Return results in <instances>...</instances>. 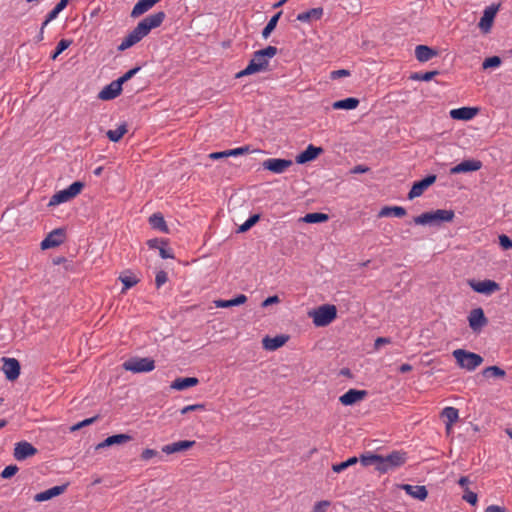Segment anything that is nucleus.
<instances>
[{
  "label": "nucleus",
  "mask_w": 512,
  "mask_h": 512,
  "mask_svg": "<svg viewBox=\"0 0 512 512\" xmlns=\"http://www.w3.org/2000/svg\"><path fill=\"white\" fill-rule=\"evenodd\" d=\"M166 15L163 11L156 12L145 17L137 26L122 40L118 50L124 51L140 42L150 31L159 27L164 21Z\"/></svg>",
  "instance_id": "obj_1"
},
{
  "label": "nucleus",
  "mask_w": 512,
  "mask_h": 512,
  "mask_svg": "<svg viewBox=\"0 0 512 512\" xmlns=\"http://www.w3.org/2000/svg\"><path fill=\"white\" fill-rule=\"evenodd\" d=\"M277 51L275 46H267L264 49L256 51L247 67L236 74V78L265 71L268 68L269 60L277 54Z\"/></svg>",
  "instance_id": "obj_2"
},
{
  "label": "nucleus",
  "mask_w": 512,
  "mask_h": 512,
  "mask_svg": "<svg viewBox=\"0 0 512 512\" xmlns=\"http://www.w3.org/2000/svg\"><path fill=\"white\" fill-rule=\"evenodd\" d=\"M455 217L453 210L437 209L429 211L414 217L413 222L416 225H439L442 222H451Z\"/></svg>",
  "instance_id": "obj_3"
},
{
  "label": "nucleus",
  "mask_w": 512,
  "mask_h": 512,
  "mask_svg": "<svg viewBox=\"0 0 512 512\" xmlns=\"http://www.w3.org/2000/svg\"><path fill=\"white\" fill-rule=\"evenodd\" d=\"M457 365L467 371H474L483 363V358L479 354L464 349H456L452 353Z\"/></svg>",
  "instance_id": "obj_4"
},
{
  "label": "nucleus",
  "mask_w": 512,
  "mask_h": 512,
  "mask_svg": "<svg viewBox=\"0 0 512 512\" xmlns=\"http://www.w3.org/2000/svg\"><path fill=\"white\" fill-rule=\"evenodd\" d=\"M313 324L317 327H325L333 322L337 317V309L334 305L325 304L309 312Z\"/></svg>",
  "instance_id": "obj_5"
},
{
  "label": "nucleus",
  "mask_w": 512,
  "mask_h": 512,
  "mask_svg": "<svg viewBox=\"0 0 512 512\" xmlns=\"http://www.w3.org/2000/svg\"><path fill=\"white\" fill-rule=\"evenodd\" d=\"M84 187V184L80 181L72 183L69 187L56 192L49 200L48 206L55 207L62 203H66L77 195H79Z\"/></svg>",
  "instance_id": "obj_6"
},
{
  "label": "nucleus",
  "mask_w": 512,
  "mask_h": 512,
  "mask_svg": "<svg viewBox=\"0 0 512 512\" xmlns=\"http://www.w3.org/2000/svg\"><path fill=\"white\" fill-rule=\"evenodd\" d=\"M406 462V453L400 451H393L387 456H380V464L378 471L386 473L390 470L402 466Z\"/></svg>",
  "instance_id": "obj_7"
},
{
  "label": "nucleus",
  "mask_w": 512,
  "mask_h": 512,
  "mask_svg": "<svg viewBox=\"0 0 512 512\" xmlns=\"http://www.w3.org/2000/svg\"><path fill=\"white\" fill-rule=\"evenodd\" d=\"M467 283L474 292L483 294L485 296H491L501 289L500 285L496 281L490 279L482 281L469 279Z\"/></svg>",
  "instance_id": "obj_8"
},
{
  "label": "nucleus",
  "mask_w": 512,
  "mask_h": 512,
  "mask_svg": "<svg viewBox=\"0 0 512 512\" xmlns=\"http://www.w3.org/2000/svg\"><path fill=\"white\" fill-rule=\"evenodd\" d=\"M123 368L133 373L150 372L155 368V362L151 358H131L123 363Z\"/></svg>",
  "instance_id": "obj_9"
},
{
  "label": "nucleus",
  "mask_w": 512,
  "mask_h": 512,
  "mask_svg": "<svg viewBox=\"0 0 512 512\" xmlns=\"http://www.w3.org/2000/svg\"><path fill=\"white\" fill-rule=\"evenodd\" d=\"M469 327L474 333H480L482 329L488 324V318L485 316L482 308L478 307L472 309L468 314Z\"/></svg>",
  "instance_id": "obj_10"
},
{
  "label": "nucleus",
  "mask_w": 512,
  "mask_h": 512,
  "mask_svg": "<svg viewBox=\"0 0 512 512\" xmlns=\"http://www.w3.org/2000/svg\"><path fill=\"white\" fill-rule=\"evenodd\" d=\"M37 449L27 441H20L15 444L13 456L18 461H23L37 454Z\"/></svg>",
  "instance_id": "obj_11"
},
{
  "label": "nucleus",
  "mask_w": 512,
  "mask_h": 512,
  "mask_svg": "<svg viewBox=\"0 0 512 512\" xmlns=\"http://www.w3.org/2000/svg\"><path fill=\"white\" fill-rule=\"evenodd\" d=\"M435 181L436 175H428L424 179L415 182L408 193V199L412 200L420 197Z\"/></svg>",
  "instance_id": "obj_12"
},
{
  "label": "nucleus",
  "mask_w": 512,
  "mask_h": 512,
  "mask_svg": "<svg viewBox=\"0 0 512 512\" xmlns=\"http://www.w3.org/2000/svg\"><path fill=\"white\" fill-rule=\"evenodd\" d=\"M293 162L287 159L269 158L263 162V168L276 174L285 172Z\"/></svg>",
  "instance_id": "obj_13"
},
{
  "label": "nucleus",
  "mask_w": 512,
  "mask_h": 512,
  "mask_svg": "<svg viewBox=\"0 0 512 512\" xmlns=\"http://www.w3.org/2000/svg\"><path fill=\"white\" fill-rule=\"evenodd\" d=\"M498 9H499V6L491 5V6H488L484 10L483 16L481 17L479 24H478L480 30L483 33L486 34V33L490 32L493 22H494V18L498 12Z\"/></svg>",
  "instance_id": "obj_14"
},
{
  "label": "nucleus",
  "mask_w": 512,
  "mask_h": 512,
  "mask_svg": "<svg viewBox=\"0 0 512 512\" xmlns=\"http://www.w3.org/2000/svg\"><path fill=\"white\" fill-rule=\"evenodd\" d=\"M65 234L63 229H55L50 232L45 239L42 240L41 249L46 250L57 247L64 242Z\"/></svg>",
  "instance_id": "obj_15"
},
{
  "label": "nucleus",
  "mask_w": 512,
  "mask_h": 512,
  "mask_svg": "<svg viewBox=\"0 0 512 512\" xmlns=\"http://www.w3.org/2000/svg\"><path fill=\"white\" fill-rule=\"evenodd\" d=\"M368 392L366 390L349 389L339 397V401L344 406H351L364 400Z\"/></svg>",
  "instance_id": "obj_16"
},
{
  "label": "nucleus",
  "mask_w": 512,
  "mask_h": 512,
  "mask_svg": "<svg viewBox=\"0 0 512 512\" xmlns=\"http://www.w3.org/2000/svg\"><path fill=\"white\" fill-rule=\"evenodd\" d=\"M3 372L8 380H15L20 374V364L15 358H3Z\"/></svg>",
  "instance_id": "obj_17"
},
{
  "label": "nucleus",
  "mask_w": 512,
  "mask_h": 512,
  "mask_svg": "<svg viewBox=\"0 0 512 512\" xmlns=\"http://www.w3.org/2000/svg\"><path fill=\"white\" fill-rule=\"evenodd\" d=\"M479 113L477 107H461L450 110V117L454 120L469 121Z\"/></svg>",
  "instance_id": "obj_18"
},
{
  "label": "nucleus",
  "mask_w": 512,
  "mask_h": 512,
  "mask_svg": "<svg viewBox=\"0 0 512 512\" xmlns=\"http://www.w3.org/2000/svg\"><path fill=\"white\" fill-rule=\"evenodd\" d=\"M122 91V84L117 80L112 81L105 86L99 93L98 98L101 100H112L120 95Z\"/></svg>",
  "instance_id": "obj_19"
},
{
  "label": "nucleus",
  "mask_w": 512,
  "mask_h": 512,
  "mask_svg": "<svg viewBox=\"0 0 512 512\" xmlns=\"http://www.w3.org/2000/svg\"><path fill=\"white\" fill-rule=\"evenodd\" d=\"M481 167H482V163L479 160H464L461 163L452 167L450 170V173L451 174H460V173L473 172V171L480 170Z\"/></svg>",
  "instance_id": "obj_20"
},
{
  "label": "nucleus",
  "mask_w": 512,
  "mask_h": 512,
  "mask_svg": "<svg viewBox=\"0 0 512 512\" xmlns=\"http://www.w3.org/2000/svg\"><path fill=\"white\" fill-rule=\"evenodd\" d=\"M400 488L414 499L424 501L428 496V491L423 485L402 484Z\"/></svg>",
  "instance_id": "obj_21"
},
{
  "label": "nucleus",
  "mask_w": 512,
  "mask_h": 512,
  "mask_svg": "<svg viewBox=\"0 0 512 512\" xmlns=\"http://www.w3.org/2000/svg\"><path fill=\"white\" fill-rule=\"evenodd\" d=\"M194 445H195V441H190V440L178 441V442L164 445L162 447V452H164L168 455L174 454V453L186 451V450L190 449L191 447H193Z\"/></svg>",
  "instance_id": "obj_22"
},
{
  "label": "nucleus",
  "mask_w": 512,
  "mask_h": 512,
  "mask_svg": "<svg viewBox=\"0 0 512 512\" xmlns=\"http://www.w3.org/2000/svg\"><path fill=\"white\" fill-rule=\"evenodd\" d=\"M66 488H67L66 484L65 485H60V486H54V487H52L50 489H47V490H45L43 492H40V493L36 494L34 496V500L36 502H44V501L50 500V499H52V498H54L56 496H59L62 493H64Z\"/></svg>",
  "instance_id": "obj_23"
},
{
  "label": "nucleus",
  "mask_w": 512,
  "mask_h": 512,
  "mask_svg": "<svg viewBox=\"0 0 512 512\" xmlns=\"http://www.w3.org/2000/svg\"><path fill=\"white\" fill-rule=\"evenodd\" d=\"M323 152L321 147H315L310 144L303 152H301L296 157V162L299 164H304L306 162L314 160L318 155Z\"/></svg>",
  "instance_id": "obj_24"
},
{
  "label": "nucleus",
  "mask_w": 512,
  "mask_h": 512,
  "mask_svg": "<svg viewBox=\"0 0 512 512\" xmlns=\"http://www.w3.org/2000/svg\"><path fill=\"white\" fill-rule=\"evenodd\" d=\"M131 440H132V437L130 435H128V434L112 435V436L107 437L101 443H99L96 446V450H99V449H102V448H105V447H109V446H112V445L125 444V443H127V442H129Z\"/></svg>",
  "instance_id": "obj_25"
},
{
  "label": "nucleus",
  "mask_w": 512,
  "mask_h": 512,
  "mask_svg": "<svg viewBox=\"0 0 512 512\" xmlns=\"http://www.w3.org/2000/svg\"><path fill=\"white\" fill-rule=\"evenodd\" d=\"M441 416L444 419L446 430L449 432L453 425L458 421L459 412L456 408L449 406L442 410Z\"/></svg>",
  "instance_id": "obj_26"
},
{
  "label": "nucleus",
  "mask_w": 512,
  "mask_h": 512,
  "mask_svg": "<svg viewBox=\"0 0 512 512\" xmlns=\"http://www.w3.org/2000/svg\"><path fill=\"white\" fill-rule=\"evenodd\" d=\"M287 340L288 337L284 335H279L275 337L266 336L265 338H263L262 344L264 349L274 351L282 347L287 342Z\"/></svg>",
  "instance_id": "obj_27"
},
{
  "label": "nucleus",
  "mask_w": 512,
  "mask_h": 512,
  "mask_svg": "<svg viewBox=\"0 0 512 512\" xmlns=\"http://www.w3.org/2000/svg\"><path fill=\"white\" fill-rule=\"evenodd\" d=\"M323 13H324V11H323V8H321V7L312 8L308 11L299 13L297 15V20L300 22H303V23H310L312 21H317V20L321 19V17L323 16Z\"/></svg>",
  "instance_id": "obj_28"
},
{
  "label": "nucleus",
  "mask_w": 512,
  "mask_h": 512,
  "mask_svg": "<svg viewBox=\"0 0 512 512\" xmlns=\"http://www.w3.org/2000/svg\"><path fill=\"white\" fill-rule=\"evenodd\" d=\"M160 0H139L133 7L131 11V17L137 18L149 11L155 4H157Z\"/></svg>",
  "instance_id": "obj_29"
},
{
  "label": "nucleus",
  "mask_w": 512,
  "mask_h": 512,
  "mask_svg": "<svg viewBox=\"0 0 512 512\" xmlns=\"http://www.w3.org/2000/svg\"><path fill=\"white\" fill-rule=\"evenodd\" d=\"M199 380L196 377H186L175 379L170 387L174 390L182 391L198 384Z\"/></svg>",
  "instance_id": "obj_30"
},
{
  "label": "nucleus",
  "mask_w": 512,
  "mask_h": 512,
  "mask_svg": "<svg viewBox=\"0 0 512 512\" xmlns=\"http://www.w3.org/2000/svg\"><path fill=\"white\" fill-rule=\"evenodd\" d=\"M437 55V52L426 45H418L415 48V56L420 62H427Z\"/></svg>",
  "instance_id": "obj_31"
},
{
  "label": "nucleus",
  "mask_w": 512,
  "mask_h": 512,
  "mask_svg": "<svg viewBox=\"0 0 512 512\" xmlns=\"http://www.w3.org/2000/svg\"><path fill=\"white\" fill-rule=\"evenodd\" d=\"M149 223L153 229L159 230L163 233H168V227L165 219L161 213H154L149 217Z\"/></svg>",
  "instance_id": "obj_32"
},
{
  "label": "nucleus",
  "mask_w": 512,
  "mask_h": 512,
  "mask_svg": "<svg viewBox=\"0 0 512 512\" xmlns=\"http://www.w3.org/2000/svg\"><path fill=\"white\" fill-rule=\"evenodd\" d=\"M359 105V100L357 98L349 97L346 99L335 101L332 104V108L335 110H353L356 109Z\"/></svg>",
  "instance_id": "obj_33"
},
{
  "label": "nucleus",
  "mask_w": 512,
  "mask_h": 512,
  "mask_svg": "<svg viewBox=\"0 0 512 512\" xmlns=\"http://www.w3.org/2000/svg\"><path fill=\"white\" fill-rule=\"evenodd\" d=\"M246 301H247V296L244 295V294H239L238 296H236L233 299H230V300H216L214 303H215V306L217 308H229V307H232V306L242 305Z\"/></svg>",
  "instance_id": "obj_34"
},
{
  "label": "nucleus",
  "mask_w": 512,
  "mask_h": 512,
  "mask_svg": "<svg viewBox=\"0 0 512 512\" xmlns=\"http://www.w3.org/2000/svg\"><path fill=\"white\" fill-rule=\"evenodd\" d=\"M406 215V210L401 206H384L378 214V217H403Z\"/></svg>",
  "instance_id": "obj_35"
},
{
  "label": "nucleus",
  "mask_w": 512,
  "mask_h": 512,
  "mask_svg": "<svg viewBox=\"0 0 512 512\" xmlns=\"http://www.w3.org/2000/svg\"><path fill=\"white\" fill-rule=\"evenodd\" d=\"M127 131L126 123H122L116 129L108 130L106 135L110 141L118 142L127 133Z\"/></svg>",
  "instance_id": "obj_36"
},
{
  "label": "nucleus",
  "mask_w": 512,
  "mask_h": 512,
  "mask_svg": "<svg viewBox=\"0 0 512 512\" xmlns=\"http://www.w3.org/2000/svg\"><path fill=\"white\" fill-rule=\"evenodd\" d=\"M380 456L378 454L367 453L363 454L360 457V462L363 466H375L376 470H378V466L380 464Z\"/></svg>",
  "instance_id": "obj_37"
},
{
  "label": "nucleus",
  "mask_w": 512,
  "mask_h": 512,
  "mask_svg": "<svg viewBox=\"0 0 512 512\" xmlns=\"http://www.w3.org/2000/svg\"><path fill=\"white\" fill-rule=\"evenodd\" d=\"M328 219L327 214L315 212L306 214L301 218V221L305 223H322L326 222Z\"/></svg>",
  "instance_id": "obj_38"
},
{
  "label": "nucleus",
  "mask_w": 512,
  "mask_h": 512,
  "mask_svg": "<svg viewBox=\"0 0 512 512\" xmlns=\"http://www.w3.org/2000/svg\"><path fill=\"white\" fill-rule=\"evenodd\" d=\"M282 15V12H278L277 14H275L270 20L269 22L267 23V25L264 27L263 31H262V36L264 39H267L270 34L272 33V31L275 29L277 23H278V20L279 18L281 17Z\"/></svg>",
  "instance_id": "obj_39"
},
{
  "label": "nucleus",
  "mask_w": 512,
  "mask_h": 512,
  "mask_svg": "<svg viewBox=\"0 0 512 512\" xmlns=\"http://www.w3.org/2000/svg\"><path fill=\"white\" fill-rule=\"evenodd\" d=\"M485 377L504 378L506 372L499 366H489L482 371Z\"/></svg>",
  "instance_id": "obj_40"
},
{
  "label": "nucleus",
  "mask_w": 512,
  "mask_h": 512,
  "mask_svg": "<svg viewBox=\"0 0 512 512\" xmlns=\"http://www.w3.org/2000/svg\"><path fill=\"white\" fill-rule=\"evenodd\" d=\"M119 279L121 280V282H122V283H123V285H124L123 290H127V289H129V288H131V287L135 286V285L138 283V281H139V280H138V278H137L135 275H133V274H129V275H127V274H125V275H121V276L119 277Z\"/></svg>",
  "instance_id": "obj_41"
},
{
  "label": "nucleus",
  "mask_w": 512,
  "mask_h": 512,
  "mask_svg": "<svg viewBox=\"0 0 512 512\" xmlns=\"http://www.w3.org/2000/svg\"><path fill=\"white\" fill-rule=\"evenodd\" d=\"M260 219L258 214L250 216L242 225L239 226L238 232L243 233L252 228Z\"/></svg>",
  "instance_id": "obj_42"
},
{
  "label": "nucleus",
  "mask_w": 512,
  "mask_h": 512,
  "mask_svg": "<svg viewBox=\"0 0 512 512\" xmlns=\"http://www.w3.org/2000/svg\"><path fill=\"white\" fill-rule=\"evenodd\" d=\"M72 44V40L62 39L58 42L54 53L51 55V59L55 60L64 50H66Z\"/></svg>",
  "instance_id": "obj_43"
},
{
  "label": "nucleus",
  "mask_w": 512,
  "mask_h": 512,
  "mask_svg": "<svg viewBox=\"0 0 512 512\" xmlns=\"http://www.w3.org/2000/svg\"><path fill=\"white\" fill-rule=\"evenodd\" d=\"M501 65V59L498 56L486 58L482 64L483 69L496 68Z\"/></svg>",
  "instance_id": "obj_44"
},
{
  "label": "nucleus",
  "mask_w": 512,
  "mask_h": 512,
  "mask_svg": "<svg viewBox=\"0 0 512 512\" xmlns=\"http://www.w3.org/2000/svg\"><path fill=\"white\" fill-rule=\"evenodd\" d=\"M437 74H438V71H429V72H425V73H414L411 76V79L420 80V81H430Z\"/></svg>",
  "instance_id": "obj_45"
},
{
  "label": "nucleus",
  "mask_w": 512,
  "mask_h": 512,
  "mask_svg": "<svg viewBox=\"0 0 512 512\" xmlns=\"http://www.w3.org/2000/svg\"><path fill=\"white\" fill-rule=\"evenodd\" d=\"M18 471V467L16 465H9L6 466L3 471L1 472V477L3 479H8L12 476H14Z\"/></svg>",
  "instance_id": "obj_46"
},
{
  "label": "nucleus",
  "mask_w": 512,
  "mask_h": 512,
  "mask_svg": "<svg viewBox=\"0 0 512 512\" xmlns=\"http://www.w3.org/2000/svg\"><path fill=\"white\" fill-rule=\"evenodd\" d=\"M168 280L167 273L163 270L158 271L155 277L156 287L159 289L162 285H164Z\"/></svg>",
  "instance_id": "obj_47"
},
{
  "label": "nucleus",
  "mask_w": 512,
  "mask_h": 512,
  "mask_svg": "<svg viewBox=\"0 0 512 512\" xmlns=\"http://www.w3.org/2000/svg\"><path fill=\"white\" fill-rule=\"evenodd\" d=\"M463 499L472 505H475L478 501L477 494L469 490V488L465 489Z\"/></svg>",
  "instance_id": "obj_48"
},
{
  "label": "nucleus",
  "mask_w": 512,
  "mask_h": 512,
  "mask_svg": "<svg viewBox=\"0 0 512 512\" xmlns=\"http://www.w3.org/2000/svg\"><path fill=\"white\" fill-rule=\"evenodd\" d=\"M330 505L331 503L328 500L319 501L313 506L312 512H326Z\"/></svg>",
  "instance_id": "obj_49"
},
{
  "label": "nucleus",
  "mask_w": 512,
  "mask_h": 512,
  "mask_svg": "<svg viewBox=\"0 0 512 512\" xmlns=\"http://www.w3.org/2000/svg\"><path fill=\"white\" fill-rule=\"evenodd\" d=\"M499 244L504 250L512 248V240L505 234L499 236Z\"/></svg>",
  "instance_id": "obj_50"
},
{
  "label": "nucleus",
  "mask_w": 512,
  "mask_h": 512,
  "mask_svg": "<svg viewBox=\"0 0 512 512\" xmlns=\"http://www.w3.org/2000/svg\"><path fill=\"white\" fill-rule=\"evenodd\" d=\"M161 246L159 247V253H160V256L163 258V259H169V258H174V255L171 251V249H168L165 247V242L161 241Z\"/></svg>",
  "instance_id": "obj_51"
},
{
  "label": "nucleus",
  "mask_w": 512,
  "mask_h": 512,
  "mask_svg": "<svg viewBox=\"0 0 512 512\" xmlns=\"http://www.w3.org/2000/svg\"><path fill=\"white\" fill-rule=\"evenodd\" d=\"M205 410L204 404H192L185 406L181 409V414H186L191 411H203Z\"/></svg>",
  "instance_id": "obj_52"
},
{
  "label": "nucleus",
  "mask_w": 512,
  "mask_h": 512,
  "mask_svg": "<svg viewBox=\"0 0 512 512\" xmlns=\"http://www.w3.org/2000/svg\"><path fill=\"white\" fill-rule=\"evenodd\" d=\"M348 76H350V71L347 69L334 70L330 72V78L333 80Z\"/></svg>",
  "instance_id": "obj_53"
},
{
  "label": "nucleus",
  "mask_w": 512,
  "mask_h": 512,
  "mask_svg": "<svg viewBox=\"0 0 512 512\" xmlns=\"http://www.w3.org/2000/svg\"><path fill=\"white\" fill-rule=\"evenodd\" d=\"M249 151H250L249 146H243V147H238V148H235V149L228 150V154H229V157L230 156H239V155L246 154Z\"/></svg>",
  "instance_id": "obj_54"
},
{
  "label": "nucleus",
  "mask_w": 512,
  "mask_h": 512,
  "mask_svg": "<svg viewBox=\"0 0 512 512\" xmlns=\"http://www.w3.org/2000/svg\"><path fill=\"white\" fill-rule=\"evenodd\" d=\"M139 69H140L139 67L130 69L123 76L118 78V81L123 85V83H125L126 81L131 79L139 71Z\"/></svg>",
  "instance_id": "obj_55"
},
{
  "label": "nucleus",
  "mask_w": 512,
  "mask_h": 512,
  "mask_svg": "<svg viewBox=\"0 0 512 512\" xmlns=\"http://www.w3.org/2000/svg\"><path fill=\"white\" fill-rule=\"evenodd\" d=\"M157 455H158V452L156 450L147 448L142 451L141 459L144 461H148Z\"/></svg>",
  "instance_id": "obj_56"
},
{
  "label": "nucleus",
  "mask_w": 512,
  "mask_h": 512,
  "mask_svg": "<svg viewBox=\"0 0 512 512\" xmlns=\"http://www.w3.org/2000/svg\"><path fill=\"white\" fill-rule=\"evenodd\" d=\"M391 339L387 337H378L374 342V348L375 350H379L380 347L384 344H390Z\"/></svg>",
  "instance_id": "obj_57"
},
{
  "label": "nucleus",
  "mask_w": 512,
  "mask_h": 512,
  "mask_svg": "<svg viewBox=\"0 0 512 512\" xmlns=\"http://www.w3.org/2000/svg\"><path fill=\"white\" fill-rule=\"evenodd\" d=\"M95 419H96L95 417L85 419V420H83V421H81V422L77 423L76 425L72 426V428H71V429H72V431L78 430V429H80V428H82V427H84V426H87V425H89V424H92V423L95 421Z\"/></svg>",
  "instance_id": "obj_58"
},
{
  "label": "nucleus",
  "mask_w": 512,
  "mask_h": 512,
  "mask_svg": "<svg viewBox=\"0 0 512 512\" xmlns=\"http://www.w3.org/2000/svg\"><path fill=\"white\" fill-rule=\"evenodd\" d=\"M280 299L277 295L270 296L262 302V307H268L269 305L279 303Z\"/></svg>",
  "instance_id": "obj_59"
},
{
  "label": "nucleus",
  "mask_w": 512,
  "mask_h": 512,
  "mask_svg": "<svg viewBox=\"0 0 512 512\" xmlns=\"http://www.w3.org/2000/svg\"><path fill=\"white\" fill-rule=\"evenodd\" d=\"M229 157L228 150L221 152H213L209 154V158L213 160Z\"/></svg>",
  "instance_id": "obj_60"
},
{
  "label": "nucleus",
  "mask_w": 512,
  "mask_h": 512,
  "mask_svg": "<svg viewBox=\"0 0 512 512\" xmlns=\"http://www.w3.org/2000/svg\"><path fill=\"white\" fill-rule=\"evenodd\" d=\"M347 468H348V467H347V464H346V462H345V461H344V462H341V463H338V464H334V465L332 466V470H333L334 472H336V473H340V472L344 471V470H345V469H347Z\"/></svg>",
  "instance_id": "obj_61"
},
{
  "label": "nucleus",
  "mask_w": 512,
  "mask_h": 512,
  "mask_svg": "<svg viewBox=\"0 0 512 512\" xmlns=\"http://www.w3.org/2000/svg\"><path fill=\"white\" fill-rule=\"evenodd\" d=\"M485 512H506V510L499 505H490L485 509Z\"/></svg>",
  "instance_id": "obj_62"
},
{
  "label": "nucleus",
  "mask_w": 512,
  "mask_h": 512,
  "mask_svg": "<svg viewBox=\"0 0 512 512\" xmlns=\"http://www.w3.org/2000/svg\"><path fill=\"white\" fill-rule=\"evenodd\" d=\"M368 170H369V168H368V167H366V166H363V165H357V166H355V167L351 170V172H352L353 174H359V173H365V172H367Z\"/></svg>",
  "instance_id": "obj_63"
},
{
  "label": "nucleus",
  "mask_w": 512,
  "mask_h": 512,
  "mask_svg": "<svg viewBox=\"0 0 512 512\" xmlns=\"http://www.w3.org/2000/svg\"><path fill=\"white\" fill-rule=\"evenodd\" d=\"M469 482L470 481H469L468 477L463 476L459 479L458 484L465 490L466 488H468Z\"/></svg>",
  "instance_id": "obj_64"
}]
</instances>
